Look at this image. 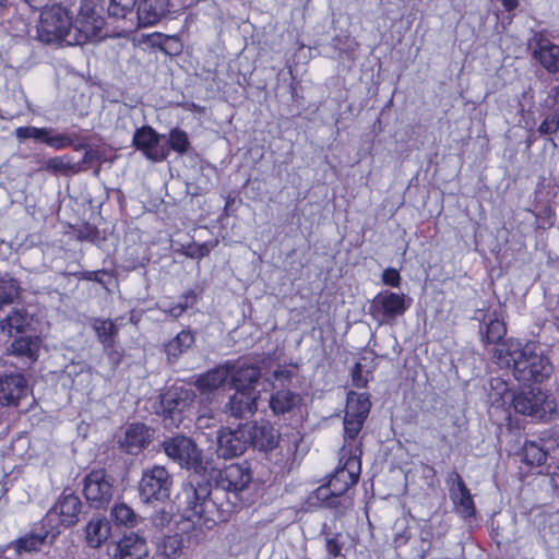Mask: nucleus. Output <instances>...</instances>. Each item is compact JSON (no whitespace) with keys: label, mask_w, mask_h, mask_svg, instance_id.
<instances>
[{"label":"nucleus","mask_w":559,"mask_h":559,"mask_svg":"<svg viewBox=\"0 0 559 559\" xmlns=\"http://www.w3.org/2000/svg\"><path fill=\"white\" fill-rule=\"evenodd\" d=\"M165 135L158 134L151 127H142L136 129L133 135L134 146L142 151L144 155L154 162H162L168 156V147L162 143Z\"/></svg>","instance_id":"f8f14e48"},{"label":"nucleus","mask_w":559,"mask_h":559,"mask_svg":"<svg viewBox=\"0 0 559 559\" xmlns=\"http://www.w3.org/2000/svg\"><path fill=\"white\" fill-rule=\"evenodd\" d=\"M168 151L173 150L179 154H185L190 145L189 138L186 131L175 128L169 132L168 140H164Z\"/></svg>","instance_id":"a19ab883"},{"label":"nucleus","mask_w":559,"mask_h":559,"mask_svg":"<svg viewBox=\"0 0 559 559\" xmlns=\"http://www.w3.org/2000/svg\"><path fill=\"white\" fill-rule=\"evenodd\" d=\"M353 383L357 388H364L367 385V379L362 376V366L360 362L355 364L352 370Z\"/></svg>","instance_id":"09e8293b"},{"label":"nucleus","mask_w":559,"mask_h":559,"mask_svg":"<svg viewBox=\"0 0 559 559\" xmlns=\"http://www.w3.org/2000/svg\"><path fill=\"white\" fill-rule=\"evenodd\" d=\"M185 301H180L174 306H170L168 308H160L165 313L169 314L170 317L177 319L180 316L183 314V312L189 308V298L194 299V293L192 290L188 292L183 295Z\"/></svg>","instance_id":"a18cd8bd"},{"label":"nucleus","mask_w":559,"mask_h":559,"mask_svg":"<svg viewBox=\"0 0 559 559\" xmlns=\"http://www.w3.org/2000/svg\"><path fill=\"white\" fill-rule=\"evenodd\" d=\"M115 490V478L104 468L93 469L84 477L83 493L91 508H107Z\"/></svg>","instance_id":"1a4fd4ad"},{"label":"nucleus","mask_w":559,"mask_h":559,"mask_svg":"<svg viewBox=\"0 0 559 559\" xmlns=\"http://www.w3.org/2000/svg\"><path fill=\"white\" fill-rule=\"evenodd\" d=\"M39 348L40 340L37 336H21L12 342L9 353L32 365L38 358Z\"/></svg>","instance_id":"b1692460"},{"label":"nucleus","mask_w":559,"mask_h":559,"mask_svg":"<svg viewBox=\"0 0 559 559\" xmlns=\"http://www.w3.org/2000/svg\"><path fill=\"white\" fill-rule=\"evenodd\" d=\"M258 393L235 390L225 405V412L235 418H248L258 409Z\"/></svg>","instance_id":"aec40b11"},{"label":"nucleus","mask_w":559,"mask_h":559,"mask_svg":"<svg viewBox=\"0 0 559 559\" xmlns=\"http://www.w3.org/2000/svg\"><path fill=\"white\" fill-rule=\"evenodd\" d=\"M32 132V138L36 141L43 142L46 144V140L48 139V133H51V129L48 128H37L34 127Z\"/></svg>","instance_id":"3c124183"},{"label":"nucleus","mask_w":559,"mask_h":559,"mask_svg":"<svg viewBox=\"0 0 559 559\" xmlns=\"http://www.w3.org/2000/svg\"><path fill=\"white\" fill-rule=\"evenodd\" d=\"M342 496L343 495H333L332 491L324 486H320L316 490L317 499L322 501L326 508L334 510L337 515H343L346 510L353 506L352 498Z\"/></svg>","instance_id":"473e14b6"},{"label":"nucleus","mask_w":559,"mask_h":559,"mask_svg":"<svg viewBox=\"0 0 559 559\" xmlns=\"http://www.w3.org/2000/svg\"><path fill=\"white\" fill-rule=\"evenodd\" d=\"M194 335L190 330H182L165 345L168 358H178L194 344Z\"/></svg>","instance_id":"f704fd0d"},{"label":"nucleus","mask_w":559,"mask_h":559,"mask_svg":"<svg viewBox=\"0 0 559 559\" xmlns=\"http://www.w3.org/2000/svg\"><path fill=\"white\" fill-rule=\"evenodd\" d=\"M115 559H152L144 538L126 535L116 546Z\"/></svg>","instance_id":"412c9836"},{"label":"nucleus","mask_w":559,"mask_h":559,"mask_svg":"<svg viewBox=\"0 0 559 559\" xmlns=\"http://www.w3.org/2000/svg\"><path fill=\"white\" fill-rule=\"evenodd\" d=\"M343 548V544L340 543L337 535L326 537L325 539V550L331 557L341 556V551Z\"/></svg>","instance_id":"de8ad7c7"},{"label":"nucleus","mask_w":559,"mask_h":559,"mask_svg":"<svg viewBox=\"0 0 559 559\" xmlns=\"http://www.w3.org/2000/svg\"><path fill=\"white\" fill-rule=\"evenodd\" d=\"M261 377V370L252 364L230 362L229 384L234 390L258 393L255 386Z\"/></svg>","instance_id":"f3484780"},{"label":"nucleus","mask_w":559,"mask_h":559,"mask_svg":"<svg viewBox=\"0 0 559 559\" xmlns=\"http://www.w3.org/2000/svg\"><path fill=\"white\" fill-rule=\"evenodd\" d=\"M90 325L105 349L114 347L116 337L118 335V328L112 320L91 318Z\"/></svg>","instance_id":"c756f323"},{"label":"nucleus","mask_w":559,"mask_h":559,"mask_svg":"<svg viewBox=\"0 0 559 559\" xmlns=\"http://www.w3.org/2000/svg\"><path fill=\"white\" fill-rule=\"evenodd\" d=\"M533 58L545 70H559V46L547 38H539L533 50Z\"/></svg>","instance_id":"393cba45"},{"label":"nucleus","mask_w":559,"mask_h":559,"mask_svg":"<svg viewBox=\"0 0 559 559\" xmlns=\"http://www.w3.org/2000/svg\"><path fill=\"white\" fill-rule=\"evenodd\" d=\"M249 430L246 424L235 429L223 428L217 435V454L224 459L241 455L249 447Z\"/></svg>","instance_id":"9b49d317"},{"label":"nucleus","mask_w":559,"mask_h":559,"mask_svg":"<svg viewBox=\"0 0 559 559\" xmlns=\"http://www.w3.org/2000/svg\"><path fill=\"white\" fill-rule=\"evenodd\" d=\"M96 158H97V153L95 151H93V150L85 151L83 159L80 162V163H82L84 170L86 169L85 165L91 164Z\"/></svg>","instance_id":"6e6d98bb"},{"label":"nucleus","mask_w":559,"mask_h":559,"mask_svg":"<svg viewBox=\"0 0 559 559\" xmlns=\"http://www.w3.org/2000/svg\"><path fill=\"white\" fill-rule=\"evenodd\" d=\"M512 402L516 413L538 418H543L550 407L547 394L535 388L518 393Z\"/></svg>","instance_id":"4468645a"},{"label":"nucleus","mask_w":559,"mask_h":559,"mask_svg":"<svg viewBox=\"0 0 559 559\" xmlns=\"http://www.w3.org/2000/svg\"><path fill=\"white\" fill-rule=\"evenodd\" d=\"M195 393L191 389L183 386H174L159 395V403L156 406V413L159 414L166 425L179 427L183 415L190 409Z\"/></svg>","instance_id":"0eeeda50"},{"label":"nucleus","mask_w":559,"mask_h":559,"mask_svg":"<svg viewBox=\"0 0 559 559\" xmlns=\"http://www.w3.org/2000/svg\"><path fill=\"white\" fill-rule=\"evenodd\" d=\"M87 278L88 280H96L92 274Z\"/></svg>","instance_id":"774afa93"},{"label":"nucleus","mask_w":559,"mask_h":559,"mask_svg":"<svg viewBox=\"0 0 559 559\" xmlns=\"http://www.w3.org/2000/svg\"><path fill=\"white\" fill-rule=\"evenodd\" d=\"M111 526L109 521L100 515L93 516L86 527V543L92 548L99 547L110 536Z\"/></svg>","instance_id":"cd10ccee"},{"label":"nucleus","mask_w":559,"mask_h":559,"mask_svg":"<svg viewBox=\"0 0 559 559\" xmlns=\"http://www.w3.org/2000/svg\"><path fill=\"white\" fill-rule=\"evenodd\" d=\"M252 479L249 467L230 464L223 469H207L205 473H192L182 485L179 499L186 511L209 522H224L240 506V492Z\"/></svg>","instance_id":"f257e3e1"},{"label":"nucleus","mask_w":559,"mask_h":559,"mask_svg":"<svg viewBox=\"0 0 559 559\" xmlns=\"http://www.w3.org/2000/svg\"><path fill=\"white\" fill-rule=\"evenodd\" d=\"M173 476L162 465H154L142 473L139 481V496L142 502H164L169 499Z\"/></svg>","instance_id":"6e6552de"},{"label":"nucleus","mask_w":559,"mask_h":559,"mask_svg":"<svg viewBox=\"0 0 559 559\" xmlns=\"http://www.w3.org/2000/svg\"><path fill=\"white\" fill-rule=\"evenodd\" d=\"M154 559H170L169 557L167 556H164V555H160V556H157L156 558Z\"/></svg>","instance_id":"0e129e2a"},{"label":"nucleus","mask_w":559,"mask_h":559,"mask_svg":"<svg viewBox=\"0 0 559 559\" xmlns=\"http://www.w3.org/2000/svg\"><path fill=\"white\" fill-rule=\"evenodd\" d=\"M229 374L230 361L200 376L195 381V385L202 393L212 392L222 386L228 380Z\"/></svg>","instance_id":"bb28decb"},{"label":"nucleus","mask_w":559,"mask_h":559,"mask_svg":"<svg viewBox=\"0 0 559 559\" xmlns=\"http://www.w3.org/2000/svg\"><path fill=\"white\" fill-rule=\"evenodd\" d=\"M153 437V430L142 423L131 424L127 427L123 438L120 440L121 449L131 455L139 454L146 448Z\"/></svg>","instance_id":"6ab92c4d"},{"label":"nucleus","mask_w":559,"mask_h":559,"mask_svg":"<svg viewBox=\"0 0 559 559\" xmlns=\"http://www.w3.org/2000/svg\"><path fill=\"white\" fill-rule=\"evenodd\" d=\"M51 0H25V2L34 10H43L48 7Z\"/></svg>","instance_id":"5fc2aeb1"},{"label":"nucleus","mask_w":559,"mask_h":559,"mask_svg":"<svg viewBox=\"0 0 559 559\" xmlns=\"http://www.w3.org/2000/svg\"><path fill=\"white\" fill-rule=\"evenodd\" d=\"M165 454L180 467L193 473H205L206 465L203 462L202 450L193 439L183 435L167 437L162 442Z\"/></svg>","instance_id":"423d86ee"},{"label":"nucleus","mask_w":559,"mask_h":559,"mask_svg":"<svg viewBox=\"0 0 559 559\" xmlns=\"http://www.w3.org/2000/svg\"><path fill=\"white\" fill-rule=\"evenodd\" d=\"M276 381H289L293 378V371L287 368H278L274 371Z\"/></svg>","instance_id":"603ef678"},{"label":"nucleus","mask_w":559,"mask_h":559,"mask_svg":"<svg viewBox=\"0 0 559 559\" xmlns=\"http://www.w3.org/2000/svg\"><path fill=\"white\" fill-rule=\"evenodd\" d=\"M424 471L427 473V475H435V469L431 466H426Z\"/></svg>","instance_id":"bf43d9fd"},{"label":"nucleus","mask_w":559,"mask_h":559,"mask_svg":"<svg viewBox=\"0 0 559 559\" xmlns=\"http://www.w3.org/2000/svg\"><path fill=\"white\" fill-rule=\"evenodd\" d=\"M301 403V397L288 389H280L271 394L269 405L276 416L293 412Z\"/></svg>","instance_id":"a878e982"},{"label":"nucleus","mask_w":559,"mask_h":559,"mask_svg":"<svg viewBox=\"0 0 559 559\" xmlns=\"http://www.w3.org/2000/svg\"><path fill=\"white\" fill-rule=\"evenodd\" d=\"M82 510L83 502L80 497L64 490L41 519L40 524L48 527L52 537H57L61 527L69 528L79 523Z\"/></svg>","instance_id":"7ed1b4c3"},{"label":"nucleus","mask_w":559,"mask_h":559,"mask_svg":"<svg viewBox=\"0 0 559 559\" xmlns=\"http://www.w3.org/2000/svg\"><path fill=\"white\" fill-rule=\"evenodd\" d=\"M432 535L433 534H432L431 525L425 524L420 528V531H419L420 546H419V550H418V556L420 557V559H425L426 558V554L430 550Z\"/></svg>","instance_id":"c03bdc74"},{"label":"nucleus","mask_w":559,"mask_h":559,"mask_svg":"<svg viewBox=\"0 0 559 559\" xmlns=\"http://www.w3.org/2000/svg\"><path fill=\"white\" fill-rule=\"evenodd\" d=\"M138 0H109L108 16L112 19L133 20L136 16Z\"/></svg>","instance_id":"e433bc0d"},{"label":"nucleus","mask_w":559,"mask_h":559,"mask_svg":"<svg viewBox=\"0 0 559 559\" xmlns=\"http://www.w3.org/2000/svg\"><path fill=\"white\" fill-rule=\"evenodd\" d=\"M76 138H78L76 134L59 133L56 135H51V133H48V139L46 140V144L56 150H62L64 147L73 145L74 140Z\"/></svg>","instance_id":"79ce46f5"},{"label":"nucleus","mask_w":559,"mask_h":559,"mask_svg":"<svg viewBox=\"0 0 559 559\" xmlns=\"http://www.w3.org/2000/svg\"><path fill=\"white\" fill-rule=\"evenodd\" d=\"M382 281L385 285L400 287L401 275L396 269L388 267L382 273Z\"/></svg>","instance_id":"49530a36"},{"label":"nucleus","mask_w":559,"mask_h":559,"mask_svg":"<svg viewBox=\"0 0 559 559\" xmlns=\"http://www.w3.org/2000/svg\"><path fill=\"white\" fill-rule=\"evenodd\" d=\"M74 24L66 8L53 4L41 10L40 20L37 26L38 38L50 44L62 40L67 45H75L70 40L74 36Z\"/></svg>","instance_id":"20e7f679"},{"label":"nucleus","mask_w":559,"mask_h":559,"mask_svg":"<svg viewBox=\"0 0 559 559\" xmlns=\"http://www.w3.org/2000/svg\"><path fill=\"white\" fill-rule=\"evenodd\" d=\"M486 331L485 334H483L481 338L487 344H496L493 349L498 347L503 342L502 338L507 333L506 325L503 321L499 320L498 318H490L488 322L485 323Z\"/></svg>","instance_id":"58836bf2"},{"label":"nucleus","mask_w":559,"mask_h":559,"mask_svg":"<svg viewBox=\"0 0 559 559\" xmlns=\"http://www.w3.org/2000/svg\"><path fill=\"white\" fill-rule=\"evenodd\" d=\"M556 447H559V433L544 431L538 441L530 440L524 443V461L530 465L540 466L546 462L549 451Z\"/></svg>","instance_id":"2eb2a0df"},{"label":"nucleus","mask_w":559,"mask_h":559,"mask_svg":"<svg viewBox=\"0 0 559 559\" xmlns=\"http://www.w3.org/2000/svg\"><path fill=\"white\" fill-rule=\"evenodd\" d=\"M492 357L500 368L510 369L523 384L542 383L554 370L549 358L534 343L522 346L520 342L504 341L492 350Z\"/></svg>","instance_id":"f03ea898"},{"label":"nucleus","mask_w":559,"mask_h":559,"mask_svg":"<svg viewBox=\"0 0 559 559\" xmlns=\"http://www.w3.org/2000/svg\"><path fill=\"white\" fill-rule=\"evenodd\" d=\"M88 236L85 235V233H83L82 230L79 231V239H87Z\"/></svg>","instance_id":"680f3d73"},{"label":"nucleus","mask_w":559,"mask_h":559,"mask_svg":"<svg viewBox=\"0 0 559 559\" xmlns=\"http://www.w3.org/2000/svg\"><path fill=\"white\" fill-rule=\"evenodd\" d=\"M33 128L32 126H28V127H19L15 129L14 133H15V136L19 139V140H26V139H31L32 138V132L33 131Z\"/></svg>","instance_id":"864d4df0"},{"label":"nucleus","mask_w":559,"mask_h":559,"mask_svg":"<svg viewBox=\"0 0 559 559\" xmlns=\"http://www.w3.org/2000/svg\"><path fill=\"white\" fill-rule=\"evenodd\" d=\"M111 519L117 526L127 528L138 527L144 519L124 502L116 503L110 511Z\"/></svg>","instance_id":"2f4dec72"},{"label":"nucleus","mask_w":559,"mask_h":559,"mask_svg":"<svg viewBox=\"0 0 559 559\" xmlns=\"http://www.w3.org/2000/svg\"><path fill=\"white\" fill-rule=\"evenodd\" d=\"M104 0H82L78 17L74 22V36L70 40L76 45L100 37L105 25Z\"/></svg>","instance_id":"39448f33"},{"label":"nucleus","mask_w":559,"mask_h":559,"mask_svg":"<svg viewBox=\"0 0 559 559\" xmlns=\"http://www.w3.org/2000/svg\"><path fill=\"white\" fill-rule=\"evenodd\" d=\"M556 391H557V394L559 396V379L557 380V390Z\"/></svg>","instance_id":"69168bd1"},{"label":"nucleus","mask_w":559,"mask_h":559,"mask_svg":"<svg viewBox=\"0 0 559 559\" xmlns=\"http://www.w3.org/2000/svg\"><path fill=\"white\" fill-rule=\"evenodd\" d=\"M28 394L27 381L24 376L4 374L0 377V404L3 406H17L22 399Z\"/></svg>","instance_id":"a211bd4d"},{"label":"nucleus","mask_w":559,"mask_h":559,"mask_svg":"<svg viewBox=\"0 0 559 559\" xmlns=\"http://www.w3.org/2000/svg\"><path fill=\"white\" fill-rule=\"evenodd\" d=\"M371 408L367 393L349 392L347 394L345 416L348 418L367 419Z\"/></svg>","instance_id":"7c9ffc66"},{"label":"nucleus","mask_w":559,"mask_h":559,"mask_svg":"<svg viewBox=\"0 0 559 559\" xmlns=\"http://www.w3.org/2000/svg\"><path fill=\"white\" fill-rule=\"evenodd\" d=\"M547 142H548V143H549L554 148H556V147H557V144H556V142H555V140H554V139L548 138V139H547Z\"/></svg>","instance_id":"052dcab7"},{"label":"nucleus","mask_w":559,"mask_h":559,"mask_svg":"<svg viewBox=\"0 0 559 559\" xmlns=\"http://www.w3.org/2000/svg\"><path fill=\"white\" fill-rule=\"evenodd\" d=\"M46 170L58 174H78L84 170L82 163H73L68 155L51 157L46 162Z\"/></svg>","instance_id":"4c0bfd02"},{"label":"nucleus","mask_w":559,"mask_h":559,"mask_svg":"<svg viewBox=\"0 0 559 559\" xmlns=\"http://www.w3.org/2000/svg\"><path fill=\"white\" fill-rule=\"evenodd\" d=\"M7 0H0V5H3Z\"/></svg>","instance_id":"338daca9"},{"label":"nucleus","mask_w":559,"mask_h":559,"mask_svg":"<svg viewBox=\"0 0 559 559\" xmlns=\"http://www.w3.org/2000/svg\"><path fill=\"white\" fill-rule=\"evenodd\" d=\"M246 428L249 430V445L262 452L277 448L281 433L269 421L249 423Z\"/></svg>","instance_id":"dca6fc26"},{"label":"nucleus","mask_w":559,"mask_h":559,"mask_svg":"<svg viewBox=\"0 0 559 559\" xmlns=\"http://www.w3.org/2000/svg\"><path fill=\"white\" fill-rule=\"evenodd\" d=\"M29 324V319L24 310H13L4 319L0 320V330L12 336L14 333L24 332Z\"/></svg>","instance_id":"c9c22d12"},{"label":"nucleus","mask_w":559,"mask_h":559,"mask_svg":"<svg viewBox=\"0 0 559 559\" xmlns=\"http://www.w3.org/2000/svg\"><path fill=\"white\" fill-rule=\"evenodd\" d=\"M360 474V459L349 450V455L341 468L332 475L329 484L324 486L329 488L333 495H344L353 485L358 481Z\"/></svg>","instance_id":"ddd939ff"},{"label":"nucleus","mask_w":559,"mask_h":559,"mask_svg":"<svg viewBox=\"0 0 559 559\" xmlns=\"http://www.w3.org/2000/svg\"><path fill=\"white\" fill-rule=\"evenodd\" d=\"M501 2H502L503 8L508 12L515 10L519 5V0H501Z\"/></svg>","instance_id":"4d7b16f0"},{"label":"nucleus","mask_w":559,"mask_h":559,"mask_svg":"<svg viewBox=\"0 0 559 559\" xmlns=\"http://www.w3.org/2000/svg\"><path fill=\"white\" fill-rule=\"evenodd\" d=\"M56 538L52 537L48 527H43L40 524V532L27 534L15 540L12 546L16 554L21 555L22 552L37 551L45 543H52Z\"/></svg>","instance_id":"c85d7f7f"},{"label":"nucleus","mask_w":559,"mask_h":559,"mask_svg":"<svg viewBox=\"0 0 559 559\" xmlns=\"http://www.w3.org/2000/svg\"><path fill=\"white\" fill-rule=\"evenodd\" d=\"M407 308L406 296L391 290L380 292L370 304L371 314L381 323L403 316Z\"/></svg>","instance_id":"9d476101"},{"label":"nucleus","mask_w":559,"mask_h":559,"mask_svg":"<svg viewBox=\"0 0 559 559\" xmlns=\"http://www.w3.org/2000/svg\"><path fill=\"white\" fill-rule=\"evenodd\" d=\"M169 0H139L136 20L139 26L156 24L168 12Z\"/></svg>","instance_id":"4be33fe9"},{"label":"nucleus","mask_w":559,"mask_h":559,"mask_svg":"<svg viewBox=\"0 0 559 559\" xmlns=\"http://www.w3.org/2000/svg\"><path fill=\"white\" fill-rule=\"evenodd\" d=\"M82 148H85V144H79V145L74 146L75 151H79V150H82Z\"/></svg>","instance_id":"e2e57ef3"},{"label":"nucleus","mask_w":559,"mask_h":559,"mask_svg":"<svg viewBox=\"0 0 559 559\" xmlns=\"http://www.w3.org/2000/svg\"><path fill=\"white\" fill-rule=\"evenodd\" d=\"M366 419L360 418H348V416H344V442L345 444L342 448L343 456L349 455V450L353 452L356 451V454H360L361 451L358 447H354L352 443L355 442L357 436L359 435L364 423Z\"/></svg>","instance_id":"72a5a7b5"},{"label":"nucleus","mask_w":559,"mask_h":559,"mask_svg":"<svg viewBox=\"0 0 559 559\" xmlns=\"http://www.w3.org/2000/svg\"><path fill=\"white\" fill-rule=\"evenodd\" d=\"M559 130V112L554 111L545 117L537 131L543 135L555 134Z\"/></svg>","instance_id":"37998d69"},{"label":"nucleus","mask_w":559,"mask_h":559,"mask_svg":"<svg viewBox=\"0 0 559 559\" xmlns=\"http://www.w3.org/2000/svg\"><path fill=\"white\" fill-rule=\"evenodd\" d=\"M203 253H202V249L201 248H198V250L195 252H191L189 253V255L191 258H195V257H201Z\"/></svg>","instance_id":"13d9d810"},{"label":"nucleus","mask_w":559,"mask_h":559,"mask_svg":"<svg viewBox=\"0 0 559 559\" xmlns=\"http://www.w3.org/2000/svg\"><path fill=\"white\" fill-rule=\"evenodd\" d=\"M395 537H394V544H395V547H401L403 545H405L409 537H411V533L407 528H403L401 532L399 531V524L396 523L395 524Z\"/></svg>","instance_id":"8fccbe9b"},{"label":"nucleus","mask_w":559,"mask_h":559,"mask_svg":"<svg viewBox=\"0 0 559 559\" xmlns=\"http://www.w3.org/2000/svg\"><path fill=\"white\" fill-rule=\"evenodd\" d=\"M450 496L456 512L461 516L467 519L475 514V506L471 492L459 474H455V483L450 488Z\"/></svg>","instance_id":"5701e85b"},{"label":"nucleus","mask_w":559,"mask_h":559,"mask_svg":"<svg viewBox=\"0 0 559 559\" xmlns=\"http://www.w3.org/2000/svg\"><path fill=\"white\" fill-rule=\"evenodd\" d=\"M20 294V285L17 281L10 276L0 278V309L10 305Z\"/></svg>","instance_id":"ea45409f"}]
</instances>
